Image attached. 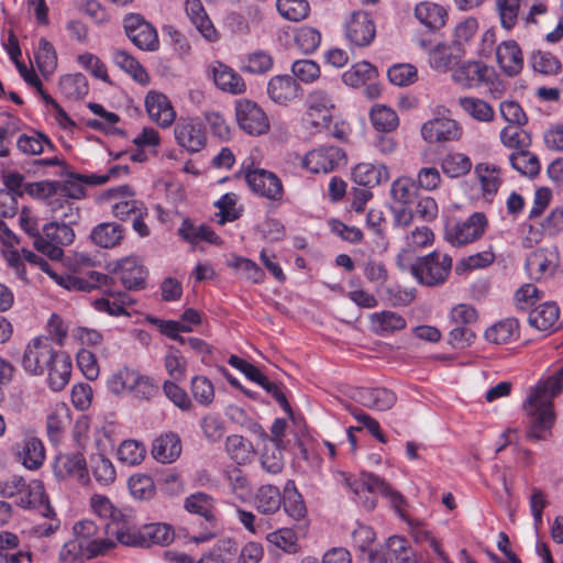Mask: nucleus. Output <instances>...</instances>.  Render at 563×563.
Listing matches in <instances>:
<instances>
[{
    "mask_svg": "<svg viewBox=\"0 0 563 563\" xmlns=\"http://www.w3.org/2000/svg\"><path fill=\"white\" fill-rule=\"evenodd\" d=\"M563 391V367L553 376L540 382L523 404L527 416V437L543 441L551 434L554 423L552 399Z\"/></svg>",
    "mask_w": 563,
    "mask_h": 563,
    "instance_id": "f257e3e1",
    "label": "nucleus"
},
{
    "mask_svg": "<svg viewBox=\"0 0 563 563\" xmlns=\"http://www.w3.org/2000/svg\"><path fill=\"white\" fill-rule=\"evenodd\" d=\"M67 208L69 213H63L55 217L52 222L43 227L44 236H36L33 242L34 247L44 255L52 260H58L63 255V250L59 245H69L73 243L75 233L71 228L79 219L77 208L69 205L62 206Z\"/></svg>",
    "mask_w": 563,
    "mask_h": 563,
    "instance_id": "f03ea898",
    "label": "nucleus"
},
{
    "mask_svg": "<svg viewBox=\"0 0 563 563\" xmlns=\"http://www.w3.org/2000/svg\"><path fill=\"white\" fill-rule=\"evenodd\" d=\"M107 387L114 395L131 394L144 400H150L158 394V385L152 377L129 366L112 372L107 379Z\"/></svg>",
    "mask_w": 563,
    "mask_h": 563,
    "instance_id": "7ed1b4c3",
    "label": "nucleus"
},
{
    "mask_svg": "<svg viewBox=\"0 0 563 563\" xmlns=\"http://www.w3.org/2000/svg\"><path fill=\"white\" fill-rule=\"evenodd\" d=\"M452 269V258L445 253L433 251L421 256L411 266L412 275L426 286L443 284Z\"/></svg>",
    "mask_w": 563,
    "mask_h": 563,
    "instance_id": "20e7f679",
    "label": "nucleus"
},
{
    "mask_svg": "<svg viewBox=\"0 0 563 563\" xmlns=\"http://www.w3.org/2000/svg\"><path fill=\"white\" fill-rule=\"evenodd\" d=\"M58 352L49 338H34L24 349L21 365L27 374L42 376L47 372L48 365Z\"/></svg>",
    "mask_w": 563,
    "mask_h": 563,
    "instance_id": "39448f33",
    "label": "nucleus"
},
{
    "mask_svg": "<svg viewBox=\"0 0 563 563\" xmlns=\"http://www.w3.org/2000/svg\"><path fill=\"white\" fill-rule=\"evenodd\" d=\"M184 507L188 512L199 515L206 520L203 532L191 536L190 540L195 543H202L213 539L217 521L214 499L206 493L198 492L185 499Z\"/></svg>",
    "mask_w": 563,
    "mask_h": 563,
    "instance_id": "423d86ee",
    "label": "nucleus"
},
{
    "mask_svg": "<svg viewBox=\"0 0 563 563\" xmlns=\"http://www.w3.org/2000/svg\"><path fill=\"white\" fill-rule=\"evenodd\" d=\"M343 477L346 487L355 495L360 494L362 489H366L369 493H378L387 498L391 507L397 511H400L401 507L405 505L404 496L386 483L384 478L373 473L362 472L360 477L355 479H352L345 474H343Z\"/></svg>",
    "mask_w": 563,
    "mask_h": 563,
    "instance_id": "0eeeda50",
    "label": "nucleus"
},
{
    "mask_svg": "<svg viewBox=\"0 0 563 563\" xmlns=\"http://www.w3.org/2000/svg\"><path fill=\"white\" fill-rule=\"evenodd\" d=\"M123 29L129 40L140 49L155 52L159 48L156 29L139 13H130L123 19Z\"/></svg>",
    "mask_w": 563,
    "mask_h": 563,
    "instance_id": "6e6552de",
    "label": "nucleus"
},
{
    "mask_svg": "<svg viewBox=\"0 0 563 563\" xmlns=\"http://www.w3.org/2000/svg\"><path fill=\"white\" fill-rule=\"evenodd\" d=\"M486 225L485 214L475 212L464 221L448 224L445 239L454 246H462L478 240L484 234Z\"/></svg>",
    "mask_w": 563,
    "mask_h": 563,
    "instance_id": "1a4fd4ad",
    "label": "nucleus"
},
{
    "mask_svg": "<svg viewBox=\"0 0 563 563\" xmlns=\"http://www.w3.org/2000/svg\"><path fill=\"white\" fill-rule=\"evenodd\" d=\"M176 143L188 153L200 152L207 144V135L201 121L197 118H180L174 125Z\"/></svg>",
    "mask_w": 563,
    "mask_h": 563,
    "instance_id": "9d476101",
    "label": "nucleus"
},
{
    "mask_svg": "<svg viewBox=\"0 0 563 563\" xmlns=\"http://www.w3.org/2000/svg\"><path fill=\"white\" fill-rule=\"evenodd\" d=\"M102 530L91 520H81L75 523L73 528L75 539L86 547L87 559L106 554L114 548L113 541L102 537Z\"/></svg>",
    "mask_w": 563,
    "mask_h": 563,
    "instance_id": "9b49d317",
    "label": "nucleus"
},
{
    "mask_svg": "<svg viewBox=\"0 0 563 563\" xmlns=\"http://www.w3.org/2000/svg\"><path fill=\"white\" fill-rule=\"evenodd\" d=\"M345 161L346 155L342 148L333 145H322L306 154L303 166L314 174H329L343 165Z\"/></svg>",
    "mask_w": 563,
    "mask_h": 563,
    "instance_id": "f8f14e48",
    "label": "nucleus"
},
{
    "mask_svg": "<svg viewBox=\"0 0 563 563\" xmlns=\"http://www.w3.org/2000/svg\"><path fill=\"white\" fill-rule=\"evenodd\" d=\"M453 80L465 88H478L493 84L496 71L494 67L479 60L461 63L452 74Z\"/></svg>",
    "mask_w": 563,
    "mask_h": 563,
    "instance_id": "ddd939ff",
    "label": "nucleus"
},
{
    "mask_svg": "<svg viewBox=\"0 0 563 563\" xmlns=\"http://www.w3.org/2000/svg\"><path fill=\"white\" fill-rule=\"evenodd\" d=\"M112 273L126 290H141L146 287L148 269L136 256H126L118 261Z\"/></svg>",
    "mask_w": 563,
    "mask_h": 563,
    "instance_id": "4468645a",
    "label": "nucleus"
},
{
    "mask_svg": "<svg viewBox=\"0 0 563 563\" xmlns=\"http://www.w3.org/2000/svg\"><path fill=\"white\" fill-rule=\"evenodd\" d=\"M236 120L240 128L251 135H262L269 130V121L264 110L251 100L236 102Z\"/></svg>",
    "mask_w": 563,
    "mask_h": 563,
    "instance_id": "2eb2a0df",
    "label": "nucleus"
},
{
    "mask_svg": "<svg viewBox=\"0 0 563 563\" xmlns=\"http://www.w3.org/2000/svg\"><path fill=\"white\" fill-rule=\"evenodd\" d=\"M245 180L253 192L269 200H280L284 195L282 180L266 169H247Z\"/></svg>",
    "mask_w": 563,
    "mask_h": 563,
    "instance_id": "dca6fc26",
    "label": "nucleus"
},
{
    "mask_svg": "<svg viewBox=\"0 0 563 563\" xmlns=\"http://www.w3.org/2000/svg\"><path fill=\"white\" fill-rule=\"evenodd\" d=\"M345 35L351 44L364 47L375 38L376 25L367 12L354 11L345 23Z\"/></svg>",
    "mask_w": 563,
    "mask_h": 563,
    "instance_id": "f3484780",
    "label": "nucleus"
},
{
    "mask_svg": "<svg viewBox=\"0 0 563 563\" xmlns=\"http://www.w3.org/2000/svg\"><path fill=\"white\" fill-rule=\"evenodd\" d=\"M559 260V252L555 247L538 249L527 257L526 269L537 280L548 278L556 271Z\"/></svg>",
    "mask_w": 563,
    "mask_h": 563,
    "instance_id": "a211bd4d",
    "label": "nucleus"
},
{
    "mask_svg": "<svg viewBox=\"0 0 563 563\" xmlns=\"http://www.w3.org/2000/svg\"><path fill=\"white\" fill-rule=\"evenodd\" d=\"M421 135L429 143H443L459 140L461 128L450 118H434L421 126Z\"/></svg>",
    "mask_w": 563,
    "mask_h": 563,
    "instance_id": "6ab92c4d",
    "label": "nucleus"
},
{
    "mask_svg": "<svg viewBox=\"0 0 563 563\" xmlns=\"http://www.w3.org/2000/svg\"><path fill=\"white\" fill-rule=\"evenodd\" d=\"M496 60L508 77H515L523 69V54L515 40L500 42L496 47Z\"/></svg>",
    "mask_w": 563,
    "mask_h": 563,
    "instance_id": "aec40b11",
    "label": "nucleus"
},
{
    "mask_svg": "<svg viewBox=\"0 0 563 563\" xmlns=\"http://www.w3.org/2000/svg\"><path fill=\"white\" fill-rule=\"evenodd\" d=\"M58 285L63 286L68 290L77 291H91L95 288H102L109 286L112 283V277L98 273L90 272L87 276H76L69 274H57L53 278Z\"/></svg>",
    "mask_w": 563,
    "mask_h": 563,
    "instance_id": "412c9836",
    "label": "nucleus"
},
{
    "mask_svg": "<svg viewBox=\"0 0 563 563\" xmlns=\"http://www.w3.org/2000/svg\"><path fill=\"white\" fill-rule=\"evenodd\" d=\"M301 91L300 85L290 75L273 76L267 84L269 99L280 106H287L298 98Z\"/></svg>",
    "mask_w": 563,
    "mask_h": 563,
    "instance_id": "4be33fe9",
    "label": "nucleus"
},
{
    "mask_svg": "<svg viewBox=\"0 0 563 563\" xmlns=\"http://www.w3.org/2000/svg\"><path fill=\"white\" fill-rule=\"evenodd\" d=\"M145 108L150 118L162 128H168L175 121L173 106L162 92L150 91L145 97Z\"/></svg>",
    "mask_w": 563,
    "mask_h": 563,
    "instance_id": "5701e85b",
    "label": "nucleus"
},
{
    "mask_svg": "<svg viewBox=\"0 0 563 563\" xmlns=\"http://www.w3.org/2000/svg\"><path fill=\"white\" fill-rule=\"evenodd\" d=\"M54 472L59 478L74 477L82 483L88 481L87 462L80 452L58 455L54 464Z\"/></svg>",
    "mask_w": 563,
    "mask_h": 563,
    "instance_id": "b1692460",
    "label": "nucleus"
},
{
    "mask_svg": "<svg viewBox=\"0 0 563 563\" xmlns=\"http://www.w3.org/2000/svg\"><path fill=\"white\" fill-rule=\"evenodd\" d=\"M16 460L27 470H38L45 460L43 442L35 437H25L15 450Z\"/></svg>",
    "mask_w": 563,
    "mask_h": 563,
    "instance_id": "393cba45",
    "label": "nucleus"
},
{
    "mask_svg": "<svg viewBox=\"0 0 563 563\" xmlns=\"http://www.w3.org/2000/svg\"><path fill=\"white\" fill-rule=\"evenodd\" d=\"M152 456L163 463L175 462L181 453V441L177 433L167 432L157 437L152 444Z\"/></svg>",
    "mask_w": 563,
    "mask_h": 563,
    "instance_id": "a878e982",
    "label": "nucleus"
},
{
    "mask_svg": "<svg viewBox=\"0 0 563 563\" xmlns=\"http://www.w3.org/2000/svg\"><path fill=\"white\" fill-rule=\"evenodd\" d=\"M71 358L68 354L60 351L58 352L54 361L48 365L47 372V383L52 390L60 391L66 385L69 383L71 375Z\"/></svg>",
    "mask_w": 563,
    "mask_h": 563,
    "instance_id": "bb28decb",
    "label": "nucleus"
},
{
    "mask_svg": "<svg viewBox=\"0 0 563 563\" xmlns=\"http://www.w3.org/2000/svg\"><path fill=\"white\" fill-rule=\"evenodd\" d=\"M307 117L312 120H316V115L321 117V121L331 122V110L334 108V100L328 90L324 89H314L308 93L307 100Z\"/></svg>",
    "mask_w": 563,
    "mask_h": 563,
    "instance_id": "cd10ccee",
    "label": "nucleus"
},
{
    "mask_svg": "<svg viewBox=\"0 0 563 563\" xmlns=\"http://www.w3.org/2000/svg\"><path fill=\"white\" fill-rule=\"evenodd\" d=\"M109 179L108 175H77L70 174L68 178L58 184V194L63 197L80 199L85 196L84 185H102Z\"/></svg>",
    "mask_w": 563,
    "mask_h": 563,
    "instance_id": "c85d7f7f",
    "label": "nucleus"
},
{
    "mask_svg": "<svg viewBox=\"0 0 563 563\" xmlns=\"http://www.w3.org/2000/svg\"><path fill=\"white\" fill-rule=\"evenodd\" d=\"M560 309L555 302H543L529 311L528 322L539 331H553L558 328Z\"/></svg>",
    "mask_w": 563,
    "mask_h": 563,
    "instance_id": "c756f323",
    "label": "nucleus"
},
{
    "mask_svg": "<svg viewBox=\"0 0 563 563\" xmlns=\"http://www.w3.org/2000/svg\"><path fill=\"white\" fill-rule=\"evenodd\" d=\"M355 184L373 188L389 179V172L383 164L360 163L352 172Z\"/></svg>",
    "mask_w": 563,
    "mask_h": 563,
    "instance_id": "7c9ffc66",
    "label": "nucleus"
},
{
    "mask_svg": "<svg viewBox=\"0 0 563 563\" xmlns=\"http://www.w3.org/2000/svg\"><path fill=\"white\" fill-rule=\"evenodd\" d=\"M216 86L222 91L233 95L243 93L246 89L243 78L231 67L216 63L211 68Z\"/></svg>",
    "mask_w": 563,
    "mask_h": 563,
    "instance_id": "2f4dec72",
    "label": "nucleus"
},
{
    "mask_svg": "<svg viewBox=\"0 0 563 563\" xmlns=\"http://www.w3.org/2000/svg\"><path fill=\"white\" fill-rule=\"evenodd\" d=\"M355 397L360 404L374 410H388L397 400L395 393L383 387L361 388Z\"/></svg>",
    "mask_w": 563,
    "mask_h": 563,
    "instance_id": "473e14b6",
    "label": "nucleus"
},
{
    "mask_svg": "<svg viewBox=\"0 0 563 563\" xmlns=\"http://www.w3.org/2000/svg\"><path fill=\"white\" fill-rule=\"evenodd\" d=\"M185 10L192 24L206 40L211 42L217 38V30L200 0H187Z\"/></svg>",
    "mask_w": 563,
    "mask_h": 563,
    "instance_id": "72a5a7b5",
    "label": "nucleus"
},
{
    "mask_svg": "<svg viewBox=\"0 0 563 563\" xmlns=\"http://www.w3.org/2000/svg\"><path fill=\"white\" fill-rule=\"evenodd\" d=\"M415 16L430 31H437L445 24L448 13L440 4L424 1L416 5Z\"/></svg>",
    "mask_w": 563,
    "mask_h": 563,
    "instance_id": "f704fd0d",
    "label": "nucleus"
},
{
    "mask_svg": "<svg viewBox=\"0 0 563 563\" xmlns=\"http://www.w3.org/2000/svg\"><path fill=\"white\" fill-rule=\"evenodd\" d=\"M124 236V229L115 222H103L96 225L91 233V241L103 249H111L121 243Z\"/></svg>",
    "mask_w": 563,
    "mask_h": 563,
    "instance_id": "c9c22d12",
    "label": "nucleus"
},
{
    "mask_svg": "<svg viewBox=\"0 0 563 563\" xmlns=\"http://www.w3.org/2000/svg\"><path fill=\"white\" fill-rule=\"evenodd\" d=\"M385 563H418L417 556L408 541L401 537L393 536L386 542L384 553Z\"/></svg>",
    "mask_w": 563,
    "mask_h": 563,
    "instance_id": "e433bc0d",
    "label": "nucleus"
},
{
    "mask_svg": "<svg viewBox=\"0 0 563 563\" xmlns=\"http://www.w3.org/2000/svg\"><path fill=\"white\" fill-rule=\"evenodd\" d=\"M178 235L191 244H198L201 241L214 245L221 243V239L209 225H195L189 219H184L178 229Z\"/></svg>",
    "mask_w": 563,
    "mask_h": 563,
    "instance_id": "4c0bfd02",
    "label": "nucleus"
},
{
    "mask_svg": "<svg viewBox=\"0 0 563 563\" xmlns=\"http://www.w3.org/2000/svg\"><path fill=\"white\" fill-rule=\"evenodd\" d=\"M519 336V323L515 318H507L485 331V339L494 344H506Z\"/></svg>",
    "mask_w": 563,
    "mask_h": 563,
    "instance_id": "58836bf2",
    "label": "nucleus"
},
{
    "mask_svg": "<svg viewBox=\"0 0 563 563\" xmlns=\"http://www.w3.org/2000/svg\"><path fill=\"white\" fill-rule=\"evenodd\" d=\"M143 534H141V548H150L152 545H167L174 540V530L167 523H147L142 526Z\"/></svg>",
    "mask_w": 563,
    "mask_h": 563,
    "instance_id": "ea45409f",
    "label": "nucleus"
},
{
    "mask_svg": "<svg viewBox=\"0 0 563 563\" xmlns=\"http://www.w3.org/2000/svg\"><path fill=\"white\" fill-rule=\"evenodd\" d=\"M282 503L286 514L295 520L303 518L307 514L303 498L292 479H288L284 486Z\"/></svg>",
    "mask_w": 563,
    "mask_h": 563,
    "instance_id": "a19ab883",
    "label": "nucleus"
},
{
    "mask_svg": "<svg viewBox=\"0 0 563 563\" xmlns=\"http://www.w3.org/2000/svg\"><path fill=\"white\" fill-rule=\"evenodd\" d=\"M112 60L119 68L131 75L135 81L142 85L148 84L150 76L146 69L128 52L114 49Z\"/></svg>",
    "mask_w": 563,
    "mask_h": 563,
    "instance_id": "79ce46f5",
    "label": "nucleus"
},
{
    "mask_svg": "<svg viewBox=\"0 0 563 563\" xmlns=\"http://www.w3.org/2000/svg\"><path fill=\"white\" fill-rule=\"evenodd\" d=\"M225 451L239 465L249 463L254 455L253 443L239 434H232L227 438Z\"/></svg>",
    "mask_w": 563,
    "mask_h": 563,
    "instance_id": "37998d69",
    "label": "nucleus"
},
{
    "mask_svg": "<svg viewBox=\"0 0 563 563\" xmlns=\"http://www.w3.org/2000/svg\"><path fill=\"white\" fill-rule=\"evenodd\" d=\"M371 323L377 334L393 333L406 328L404 317L394 311H380L371 316Z\"/></svg>",
    "mask_w": 563,
    "mask_h": 563,
    "instance_id": "c03bdc74",
    "label": "nucleus"
},
{
    "mask_svg": "<svg viewBox=\"0 0 563 563\" xmlns=\"http://www.w3.org/2000/svg\"><path fill=\"white\" fill-rule=\"evenodd\" d=\"M282 497L278 487L274 485H263L255 495L256 508L264 515H272L279 510Z\"/></svg>",
    "mask_w": 563,
    "mask_h": 563,
    "instance_id": "a18cd8bd",
    "label": "nucleus"
},
{
    "mask_svg": "<svg viewBox=\"0 0 563 563\" xmlns=\"http://www.w3.org/2000/svg\"><path fill=\"white\" fill-rule=\"evenodd\" d=\"M369 119L375 130L380 132H391L399 124V119L395 110L385 104H375L369 112Z\"/></svg>",
    "mask_w": 563,
    "mask_h": 563,
    "instance_id": "49530a36",
    "label": "nucleus"
},
{
    "mask_svg": "<svg viewBox=\"0 0 563 563\" xmlns=\"http://www.w3.org/2000/svg\"><path fill=\"white\" fill-rule=\"evenodd\" d=\"M509 162L514 169L521 175L534 177L540 172V162L536 154L528 148L519 150L509 155Z\"/></svg>",
    "mask_w": 563,
    "mask_h": 563,
    "instance_id": "de8ad7c7",
    "label": "nucleus"
},
{
    "mask_svg": "<svg viewBox=\"0 0 563 563\" xmlns=\"http://www.w3.org/2000/svg\"><path fill=\"white\" fill-rule=\"evenodd\" d=\"M18 150L26 155H38L48 151H54L51 140L43 133L34 132L32 135L21 134L16 141Z\"/></svg>",
    "mask_w": 563,
    "mask_h": 563,
    "instance_id": "09e8293b",
    "label": "nucleus"
},
{
    "mask_svg": "<svg viewBox=\"0 0 563 563\" xmlns=\"http://www.w3.org/2000/svg\"><path fill=\"white\" fill-rule=\"evenodd\" d=\"M59 89L66 98L77 100L88 93L89 86L86 76L77 73L62 77Z\"/></svg>",
    "mask_w": 563,
    "mask_h": 563,
    "instance_id": "8fccbe9b",
    "label": "nucleus"
},
{
    "mask_svg": "<svg viewBox=\"0 0 563 563\" xmlns=\"http://www.w3.org/2000/svg\"><path fill=\"white\" fill-rule=\"evenodd\" d=\"M262 468L272 475L279 474L285 466L282 448L278 443H266L260 456Z\"/></svg>",
    "mask_w": 563,
    "mask_h": 563,
    "instance_id": "3c124183",
    "label": "nucleus"
},
{
    "mask_svg": "<svg viewBox=\"0 0 563 563\" xmlns=\"http://www.w3.org/2000/svg\"><path fill=\"white\" fill-rule=\"evenodd\" d=\"M441 168L446 176L457 178L470 173L472 162L465 154L450 153L442 158Z\"/></svg>",
    "mask_w": 563,
    "mask_h": 563,
    "instance_id": "603ef678",
    "label": "nucleus"
},
{
    "mask_svg": "<svg viewBox=\"0 0 563 563\" xmlns=\"http://www.w3.org/2000/svg\"><path fill=\"white\" fill-rule=\"evenodd\" d=\"M457 58L452 46L439 43L430 49L429 63L435 70L448 71L457 64Z\"/></svg>",
    "mask_w": 563,
    "mask_h": 563,
    "instance_id": "864d4df0",
    "label": "nucleus"
},
{
    "mask_svg": "<svg viewBox=\"0 0 563 563\" xmlns=\"http://www.w3.org/2000/svg\"><path fill=\"white\" fill-rule=\"evenodd\" d=\"M461 108L473 119L481 122L494 120V109L484 100L473 97H464L459 100Z\"/></svg>",
    "mask_w": 563,
    "mask_h": 563,
    "instance_id": "5fc2aeb1",
    "label": "nucleus"
},
{
    "mask_svg": "<svg viewBox=\"0 0 563 563\" xmlns=\"http://www.w3.org/2000/svg\"><path fill=\"white\" fill-rule=\"evenodd\" d=\"M90 467L95 479L102 486H108L115 481V468L112 462L101 454L91 456Z\"/></svg>",
    "mask_w": 563,
    "mask_h": 563,
    "instance_id": "6e6d98bb",
    "label": "nucleus"
},
{
    "mask_svg": "<svg viewBox=\"0 0 563 563\" xmlns=\"http://www.w3.org/2000/svg\"><path fill=\"white\" fill-rule=\"evenodd\" d=\"M376 76V68L368 62L356 63L351 69L342 75V80L351 87H360L365 81L372 80Z\"/></svg>",
    "mask_w": 563,
    "mask_h": 563,
    "instance_id": "4d7b16f0",
    "label": "nucleus"
},
{
    "mask_svg": "<svg viewBox=\"0 0 563 563\" xmlns=\"http://www.w3.org/2000/svg\"><path fill=\"white\" fill-rule=\"evenodd\" d=\"M131 495L140 500H148L154 497L156 487L153 478L146 474H134L128 482Z\"/></svg>",
    "mask_w": 563,
    "mask_h": 563,
    "instance_id": "13d9d810",
    "label": "nucleus"
},
{
    "mask_svg": "<svg viewBox=\"0 0 563 563\" xmlns=\"http://www.w3.org/2000/svg\"><path fill=\"white\" fill-rule=\"evenodd\" d=\"M519 125H508L500 131V141L508 148L517 151L528 148L531 144V137L528 132Z\"/></svg>",
    "mask_w": 563,
    "mask_h": 563,
    "instance_id": "bf43d9fd",
    "label": "nucleus"
},
{
    "mask_svg": "<svg viewBox=\"0 0 563 563\" xmlns=\"http://www.w3.org/2000/svg\"><path fill=\"white\" fill-rule=\"evenodd\" d=\"M390 196L401 206L409 205L417 197V185L411 178L399 177L391 184Z\"/></svg>",
    "mask_w": 563,
    "mask_h": 563,
    "instance_id": "052dcab7",
    "label": "nucleus"
},
{
    "mask_svg": "<svg viewBox=\"0 0 563 563\" xmlns=\"http://www.w3.org/2000/svg\"><path fill=\"white\" fill-rule=\"evenodd\" d=\"M530 63L534 71L543 75H556L562 69V64L559 58L549 52H533L530 57Z\"/></svg>",
    "mask_w": 563,
    "mask_h": 563,
    "instance_id": "680f3d73",
    "label": "nucleus"
},
{
    "mask_svg": "<svg viewBox=\"0 0 563 563\" xmlns=\"http://www.w3.org/2000/svg\"><path fill=\"white\" fill-rule=\"evenodd\" d=\"M273 65L274 59L267 52L255 51L244 58L241 69L245 73L258 75L269 71Z\"/></svg>",
    "mask_w": 563,
    "mask_h": 563,
    "instance_id": "e2e57ef3",
    "label": "nucleus"
},
{
    "mask_svg": "<svg viewBox=\"0 0 563 563\" xmlns=\"http://www.w3.org/2000/svg\"><path fill=\"white\" fill-rule=\"evenodd\" d=\"M278 12L287 20L298 22L306 19L310 12L307 0H277Z\"/></svg>",
    "mask_w": 563,
    "mask_h": 563,
    "instance_id": "0e129e2a",
    "label": "nucleus"
},
{
    "mask_svg": "<svg viewBox=\"0 0 563 563\" xmlns=\"http://www.w3.org/2000/svg\"><path fill=\"white\" fill-rule=\"evenodd\" d=\"M145 445L136 440L123 441L118 450L119 460L128 465H137L145 457Z\"/></svg>",
    "mask_w": 563,
    "mask_h": 563,
    "instance_id": "69168bd1",
    "label": "nucleus"
},
{
    "mask_svg": "<svg viewBox=\"0 0 563 563\" xmlns=\"http://www.w3.org/2000/svg\"><path fill=\"white\" fill-rule=\"evenodd\" d=\"M165 369L174 380H183L187 372V362L181 352L169 346L164 358Z\"/></svg>",
    "mask_w": 563,
    "mask_h": 563,
    "instance_id": "338daca9",
    "label": "nucleus"
},
{
    "mask_svg": "<svg viewBox=\"0 0 563 563\" xmlns=\"http://www.w3.org/2000/svg\"><path fill=\"white\" fill-rule=\"evenodd\" d=\"M35 62L41 73L46 74L54 70L57 63L54 46L44 37L38 42V48L34 54Z\"/></svg>",
    "mask_w": 563,
    "mask_h": 563,
    "instance_id": "774afa93",
    "label": "nucleus"
}]
</instances>
